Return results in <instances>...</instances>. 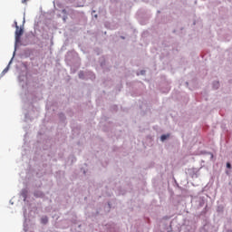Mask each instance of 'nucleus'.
Here are the masks:
<instances>
[{"label":"nucleus","instance_id":"3","mask_svg":"<svg viewBox=\"0 0 232 232\" xmlns=\"http://www.w3.org/2000/svg\"><path fill=\"white\" fill-rule=\"evenodd\" d=\"M42 223L43 224H47L48 223V218H42Z\"/></svg>","mask_w":232,"mask_h":232},{"label":"nucleus","instance_id":"8","mask_svg":"<svg viewBox=\"0 0 232 232\" xmlns=\"http://www.w3.org/2000/svg\"><path fill=\"white\" fill-rule=\"evenodd\" d=\"M217 88H218V82H216Z\"/></svg>","mask_w":232,"mask_h":232},{"label":"nucleus","instance_id":"7","mask_svg":"<svg viewBox=\"0 0 232 232\" xmlns=\"http://www.w3.org/2000/svg\"><path fill=\"white\" fill-rule=\"evenodd\" d=\"M15 28L17 29V22H14Z\"/></svg>","mask_w":232,"mask_h":232},{"label":"nucleus","instance_id":"5","mask_svg":"<svg viewBox=\"0 0 232 232\" xmlns=\"http://www.w3.org/2000/svg\"><path fill=\"white\" fill-rule=\"evenodd\" d=\"M6 72H8V67L3 71V73H6Z\"/></svg>","mask_w":232,"mask_h":232},{"label":"nucleus","instance_id":"2","mask_svg":"<svg viewBox=\"0 0 232 232\" xmlns=\"http://www.w3.org/2000/svg\"><path fill=\"white\" fill-rule=\"evenodd\" d=\"M168 137H169V135H162V136L160 137L162 142H164V140H166L168 139Z\"/></svg>","mask_w":232,"mask_h":232},{"label":"nucleus","instance_id":"4","mask_svg":"<svg viewBox=\"0 0 232 232\" xmlns=\"http://www.w3.org/2000/svg\"><path fill=\"white\" fill-rule=\"evenodd\" d=\"M227 168H228V169H231V163L227 162Z\"/></svg>","mask_w":232,"mask_h":232},{"label":"nucleus","instance_id":"9","mask_svg":"<svg viewBox=\"0 0 232 232\" xmlns=\"http://www.w3.org/2000/svg\"><path fill=\"white\" fill-rule=\"evenodd\" d=\"M79 75H80V78L82 77V76L81 75V72L79 73Z\"/></svg>","mask_w":232,"mask_h":232},{"label":"nucleus","instance_id":"1","mask_svg":"<svg viewBox=\"0 0 232 232\" xmlns=\"http://www.w3.org/2000/svg\"><path fill=\"white\" fill-rule=\"evenodd\" d=\"M23 28H19V25H16L15 30V43H20L21 35H23Z\"/></svg>","mask_w":232,"mask_h":232},{"label":"nucleus","instance_id":"6","mask_svg":"<svg viewBox=\"0 0 232 232\" xmlns=\"http://www.w3.org/2000/svg\"><path fill=\"white\" fill-rule=\"evenodd\" d=\"M27 1L28 0H22V3L24 5V4H26Z\"/></svg>","mask_w":232,"mask_h":232}]
</instances>
